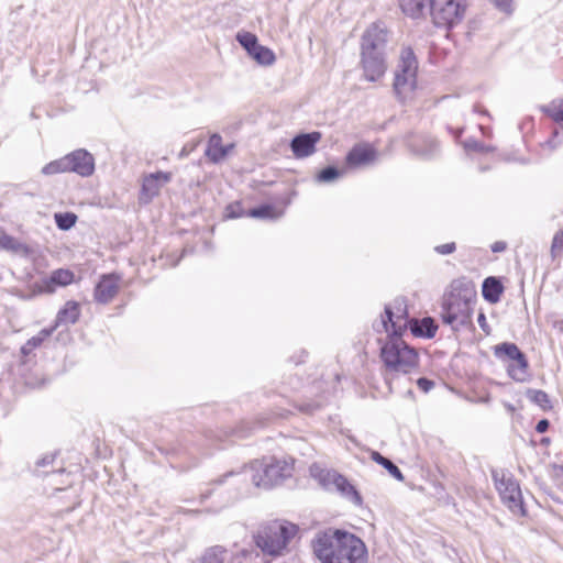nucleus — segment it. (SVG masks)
<instances>
[{
  "instance_id": "obj_1",
  "label": "nucleus",
  "mask_w": 563,
  "mask_h": 563,
  "mask_svg": "<svg viewBox=\"0 0 563 563\" xmlns=\"http://www.w3.org/2000/svg\"><path fill=\"white\" fill-rule=\"evenodd\" d=\"M314 555L322 563H366L367 549L361 538L342 529H327L311 542Z\"/></svg>"
},
{
  "instance_id": "obj_2",
  "label": "nucleus",
  "mask_w": 563,
  "mask_h": 563,
  "mask_svg": "<svg viewBox=\"0 0 563 563\" xmlns=\"http://www.w3.org/2000/svg\"><path fill=\"white\" fill-rule=\"evenodd\" d=\"M476 290L473 285L463 280H454L443 297L441 320L453 330L472 323Z\"/></svg>"
},
{
  "instance_id": "obj_3",
  "label": "nucleus",
  "mask_w": 563,
  "mask_h": 563,
  "mask_svg": "<svg viewBox=\"0 0 563 563\" xmlns=\"http://www.w3.org/2000/svg\"><path fill=\"white\" fill-rule=\"evenodd\" d=\"M379 357L385 377L410 374L420 363L419 352L402 338L395 335L387 336L382 344Z\"/></svg>"
},
{
  "instance_id": "obj_4",
  "label": "nucleus",
  "mask_w": 563,
  "mask_h": 563,
  "mask_svg": "<svg viewBox=\"0 0 563 563\" xmlns=\"http://www.w3.org/2000/svg\"><path fill=\"white\" fill-rule=\"evenodd\" d=\"M296 459L290 455L263 456L251 463V479L255 486L272 488L294 475Z\"/></svg>"
},
{
  "instance_id": "obj_5",
  "label": "nucleus",
  "mask_w": 563,
  "mask_h": 563,
  "mask_svg": "<svg viewBox=\"0 0 563 563\" xmlns=\"http://www.w3.org/2000/svg\"><path fill=\"white\" fill-rule=\"evenodd\" d=\"M299 527L290 521L275 519L263 525L254 537L255 544L271 556L283 555Z\"/></svg>"
},
{
  "instance_id": "obj_6",
  "label": "nucleus",
  "mask_w": 563,
  "mask_h": 563,
  "mask_svg": "<svg viewBox=\"0 0 563 563\" xmlns=\"http://www.w3.org/2000/svg\"><path fill=\"white\" fill-rule=\"evenodd\" d=\"M494 356L505 365L507 375L518 383L530 378L529 361L526 354L512 342H503L493 347Z\"/></svg>"
},
{
  "instance_id": "obj_7",
  "label": "nucleus",
  "mask_w": 563,
  "mask_h": 563,
  "mask_svg": "<svg viewBox=\"0 0 563 563\" xmlns=\"http://www.w3.org/2000/svg\"><path fill=\"white\" fill-rule=\"evenodd\" d=\"M418 60L411 47H404L394 78V90L402 99L417 88Z\"/></svg>"
},
{
  "instance_id": "obj_8",
  "label": "nucleus",
  "mask_w": 563,
  "mask_h": 563,
  "mask_svg": "<svg viewBox=\"0 0 563 563\" xmlns=\"http://www.w3.org/2000/svg\"><path fill=\"white\" fill-rule=\"evenodd\" d=\"M492 478L501 501L514 514L520 517L526 516V508L519 484L511 474L504 470H493Z\"/></svg>"
},
{
  "instance_id": "obj_9",
  "label": "nucleus",
  "mask_w": 563,
  "mask_h": 563,
  "mask_svg": "<svg viewBox=\"0 0 563 563\" xmlns=\"http://www.w3.org/2000/svg\"><path fill=\"white\" fill-rule=\"evenodd\" d=\"M429 9L435 26L451 29L464 19L466 3L463 0H430Z\"/></svg>"
},
{
  "instance_id": "obj_10",
  "label": "nucleus",
  "mask_w": 563,
  "mask_h": 563,
  "mask_svg": "<svg viewBox=\"0 0 563 563\" xmlns=\"http://www.w3.org/2000/svg\"><path fill=\"white\" fill-rule=\"evenodd\" d=\"M236 40L258 64L267 66L275 62L276 57L274 52L261 45L255 34L242 32L236 35Z\"/></svg>"
},
{
  "instance_id": "obj_11",
  "label": "nucleus",
  "mask_w": 563,
  "mask_h": 563,
  "mask_svg": "<svg viewBox=\"0 0 563 563\" xmlns=\"http://www.w3.org/2000/svg\"><path fill=\"white\" fill-rule=\"evenodd\" d=\"M360 65L363 76L368 81H377L387 70V60L384 53H362Z\"/></svg>"
},
{
  "instance_id": "obj_12",
  "label": "nucleus",
  "mask_w": 563,
  "mask_h": 563,
  "mask_svg": "<svg viewBox=\"0 0 563 563\" xmlns=\"http://www.w3.org/2000/svg\"><path fill=\"white\" fill-rule=\"evenodd\" d=\"M388 41V31L377 23L369 25L361 38L362 53H384Z\"/></svg>"
},
{
  "instance_id": "obj_13",
  "label": "nucleus",
  "mask_w": 563,
  "mask_h": 563,
  "mask_svg": "<svg viewBox=\"0 0 563 563\" xmlns=\"http://www.w3.org/2000/svg\"><path fill=\"white\" fill-rule=\"evenodd\" d=\"M378 153L371 143L362 142L355 144L345 156V164L349 168H358L373 164Z\"/></svg>"
},
{
  "instance_id": "obj_14",
  "label": "nucleus",
  "mask_w": 563,
  "mask_h": 563,
  "mask_svg": "<svg viewBox=\"0 0 563 563\" xmlns=\"http://www.w3.org/2000/svg\"><path fill=\"white\" fill-rule=\"evenodd\" d=\"M386 319L383 320L384 328L388 336L402 338L407 329H410L411 319L408 318L405 308L397 307L396 311L390 308L385 309Z\"/></svg>"
},
{
  "instance_id": "obj_15",
  "label": "nucleus",
  "mask_w": 563,
  "mask_h": 563,
  "mask_svg": "<svg viewBox=\"0 0 563 563\" xmlns=\"http://www.w3.org/2000/svg\"><path fill=\"white\" fill-rule=\"evenodd\" d=\"M321 137L322 135L318 131L296 135L290 143L294 156L300 159L314 154Z\"/></svg>"
},
{
  "instance_id": "obj_16",
  "label": "nucleus",
  "mask_w": 563,
  "mask_h": 563,
  "mask_svg": "<svg viewBox=\"0 0 563 563\" xmlns=\"http://www.w3.org/2000/svg\"><path fill=\"white\" fill-rule=\"evenodd\" d=\"M121 277L118 274L103 275L95 289V298L98 302L107 303L119 292Z\"/></svg>"
},
{
  "instance_id": "obj_17",
  "label": "nucleus",
  "mask_w": 563,
  "mask_h": 563,
  "mask_svg": "<svg viewBox=\"0 0 563 563\" xmlns=\"http://www.w3.org/2000/svg\"><path fill=\"white\" fill-rule=\"evenodd\" d=\"M172 174L165 172H156L144 177L142 191L146 198H153L157 196L161 188L170 181Z\"/></svg>"
},
{
  "instance_id": "obj_18",
  "label": "nucleus",
  "mask_w": 563,
  "mask_h": 563,
  "mask_svg": "<svg viewBox=\"0 0 563 563\" xmlns=\"http://www.w3.org/2000/svg\"><path fill=\"white\" fill-rule=\"evenodd\" d=\"M73 172L81 176L92 175L95 172L93 156L85 150L73 152Z\"/></svg>"
},
{
  "instance_id": "obj_19",
  "label": "nucleus",
  "mask_w": 563,
  "mask_h": 563,
  "mask_svg": "<svg viewBox=\"0 0 563 563\" xmlns=\"http://www.w3.org/2000/svg\"><path fill=\"white\" fill-rule=\"evenodd\" d=\"M70 284V272L67 269H56L48 278L41 282L40 290L44 292H54L58 287Z\"/></svg>"
},
{
  "instance_id": "obj_20",
  "label": "nucleus",
  "mask_w": 563,
  "mask_h": 563,
  "mask_svg": "<svg viewBox=\"0 0 563 563\" xmlns=\"http://www.w3.org/2000/svg\"><path fill=\"white\" fill-rule=\"evenodd\" d=\"M410 331L416 338H433L438 331V325L430 317L421 320L411 319Z\"/></svg>"
},
{
  "instance_id": "obj_21",
  "label": "nucleus",
  "mask_w": 563,
  "mask_h": 563,
  "mask_svg": "<svg viewBox=\"0 0 563 563\" xmlns=\"http://www.w3.org/2000/svg\"><path fill=\"white\" fill-rule=\"evenodd\" d=\"M504 292V285L496 277H487L483 282L482 295L490 303H497Z\"/></svg>"
},
{
  "instance_id": "obj_22",
  "label": "nucleus",
  "mask_w": 563,
  "mask_h": 563,
  "mask_svg": "<svg viewBox=\"0 0 563 563\" xmlns=\"http://www.w3.org/2000/svg\"><path fill=\"white\" fill-rule=\"evenodd\" d=\"M227 154L228 148L223 146L222 137L218 134L211 135L206 150V155L210 158V161L218 163L223 159Z\"/></svg>"
},
{
  "instance_id": "obj_23",
  "label": "nucleus",
  "mask_w": 563,
  "mask_h": 563,
  "mask_svg": "<svg viewBox=\"0 0 563 563\" xmlns=\"http://www.w3.org/2000/svg\"><path fill=\"white\" fill-rule=\"evenodd\" d=\"M427 2L430 3V0H399V5L406 15L421 18Z\"/></svg>"
},
{
  "instance_id": "obj_24",
  "label": "nucleus",
  "mask_w": 563,
  "mask_h": 563,
  "mask_svg": "<svg viewBox=\"0 0 563 563\" xmlns=\"http://www.w3.org/2000/svg\"><path fill=\"white\" fill-rule=\"evenodd\" d=\"M542 113L556 123L563 122V99H553L545 106L541 107Z\"/></svg>"
},
{
  "instance_id": "obj_25",
  "label": "nucleus",
  "mask_w": 563,
  "mask_h": 563,
  "mask_svg": "<svg viewBox=\"0 0 563 563\" xmlns=\"http://www.w3.org/2000/svg\"><path fill=\"white\" fill-rule=\"evenodd\" d=\"M70 168V158L66 155L63 158L53 161L45 165L42 169V173L47 176H53L59 173H65Z\"/></svg>"
},
{
  "instance_id": "obj_26",
  "label": "nucleus",
  "mask_w": 563,
  "mask_h": 563,
  "mask_svg": "<svg viewBox=\"0 0 563 563\" xmlns=\"http://www.w3.org/2000/svg\"><path fill=\"white\" fill-rule=\"evenodd\" d=\"M371 457H372V460L374 462H376L377 464H379L383 467H385L389 472V474L391 476H394L396 479H398V481H402L404 479L402 473L400 472L398 466H396L390 460H388L387 457L383 456L378 452H373Z\"/></svg>"
},
{
  "instance_id": "obj_27",
  "label": "nucleus",
  "mask_w": 563,
  "mask_h": 563,
  "mask_svg": "<svg viewBox=\"0 0 563 563\" xmlns=\"http://www.w3.org/2000/svg\"><path fill=\"white\" fill-rule=\"evenodd\" d=\"M329 477L331 478L336 489L340 490L341 493L345 495L356 494L354 486L349 482V479L345 476L338 473H332L329 475Z\"/></svg>"
},
{
  "instance_id": "obj_28",
  "label": "nucleus",
  "mask_w": 563,
  "mask_h": 563,
  "mask_svg": "<svg viewBox=\"0 0 563 563\" xmlns=\"http://www.w3.org/2000/svg\"><path fill=\"white\" fill-rule=\"evenodd\" d=\"M225 550L221 547L208 549L201 556L199 563H223Z\"/></svg>"
},
{
  "instance_id": "obj_29",
  "label": "nucleus",
  "mask_w": 563,
  "mask_h": 563,
  "mask_svg": "<svg viewBox=\"0 0 563 563\" xmlns=\"http://www.w3.org/2000/svg\"><path fill=\"white\" fill-rule=\"evenodd\" d=\"M20 247L21 243L15 238L0 230V250L18 251Z\"/></svg>"
},
{
  "instance_id": "obj_30",
  "label": "nucleus",
  "mask_w": 563,
  "mask_h": 563,
  "mask_svg": "<svg viewBox=\"0 0 563 563\" xmlns=\"http://www.w3.org/2000/svg\"><path fill=\"white\" fill-rule=\"evenodd\" d=\"M550 253L553 260L559 258L563 254V229L558 231L552 240Z\"/></svg>"
},
{
  "instance_id": "obj_31",
  "label": "nucleus",
  "mask_w": 563,
  "mask_h": 563,
  "mask_svg": "<svg viewBox=\"0 0 563 563\" xmlns=\"http://www.w3.org/2000/svg\"><path fill=\"white\" fill-rule=\"evenodd\" d=\"M529 397H530V399L532 401L538 404L543 409H547V408L551 407V405H550L551 402H550L549 396L543 390H530L529 391Z\"/></svg>"
},
{
  "instance_id": "obj_32",
  "label": "nucleus",
  "mask_w": 563,
  "mask_h": 563,
  "mask_svg": "<svg viewBox=\"0 0 563 563\" xmlns=\"http://www.w3.org/2000/svg\"><path fill=\"white\" fill-rule=\"evenodd\" d=\"M339 176H340V173L336 168L327 167L319 173L318 179L320 181H330V180L338 178Z\"/></svg>"
},
{
  "instance_id": "obj_33",
  "label": "nucleus",
  "mask_w": 563,
  "mask_h": 563,
  "mask_svg": "<svg viewBox=\"0 0 563 563\" xmlns=\"http://www.w3.org/2000/svg\"><path fill=\"white\" fill-rule=\"evenodd\" d=\"M423 143L427 146L426 150L419 148L418 144L416 142L412 143V146L415 147V152L419 155H427L428 153L433 152L438 146L435 140H433V139H426V140H423Z\"/></svg>"
},
{
  "instance_id": "obj_34",
  "label": "nucleus",
  "mask_w": 563,
  "mask_h": 563,
  "mask_svg": "<svg viewBox=\"0 0 563 563\" xmlns=\"http://www.w3.org/2000/svg\"><path fill=\"white\" fill-rule=\"evenodd\" d=\"M456 250V244L455 242H449V243H444V244H441V245H437L434 247V251L440 254V255H449V254H452L454 253Z\"/></svg>"
},
{
  "instance_id": "obj_35",
  "label": "nucleus",
  "mask_w": 563,
  "mask_h": 563,
  "mask_svg": "<svg viewBox=\"0 0 563 563\" xmlns=\"http://www.w3.org/2000/svg\"><path fill=\"white\" fill-rule=\"evenodd\" d=\"M55 220L57 225L63 230L70 229V213L66 212L64 214L57 213L55 214Z\"/></svg>"
},
{
  "instance_id": "obj_36",
  "label": "nucleus",
  "mask_w": 563,
  "mask_h": 563,
  "mask_svg": "<svg viewBox=\"0 0 563 563\" xmlns=\"http://www.w3.org/2000/svg\"><path fill=\"white\" fill-rule=\"evenodd\" d=\"M417 385L420 390L428 393L434 387V382L426 377H421L417 380Z\"/></svg>"
},
{
  "instance_id": "obj_37",
  "label": "nucleus",
  "mask_w": 563,
  "mask_h": 563,
  "mask_svg": "<svg viewBox=\"0 0 563 563\" xmlns=\"http://www.w3.org/2000/svg\"><path fill=\"white\" fill-rule=\"evenodd\" d=\"M272 212V207L263 206L256 209H252L249 214L252 217H267Z\"/></svg>"
},
{
  "instance_id": "obj_38",
  "label": "nucleus",
  "mask_w": 563,
  "mask_h": 563,
  "mask_svg": "<svg viewBox=\"0 0 563 563\" xmlns=\"http://www.w3.org/2000/svg\"><path fill=\"white\" fill-rule=\"evenodd\" d=\"M42 339L38 338V336H34L32 339H30L26 344L23 346V351L26 352V351H32L33 349L41 345L42 343Z\"/></svg>"
},
{
  "instance_id": "obj_39",
  "label": "nucleus",
  "mask_w": 563,
  "mask_h": 563,
  "mask_svg": "<svg viewBox=\"0 0 563 563\" xmlns=\"http://www.w3.org/2000/svg\"><path fill=\"white\" fill-rule=\"evenodd\" d=\"M296 408L300 412L312 413L314 410L320 408V405H318V404H309V405H305V406H297Z\"/></svg>"
},
{
  "instance_id": "obj_40",
  "label": "nucleus",
  "mask_w": 563,
  "mask_h": 563,
  "mask_svg": "<svg viewBox=\"0 0 563 563\" xmlns=\"http://www.w3.org/2000/svg\"><path fill=\"white\" fill-rule=\"evenodd\" d=\"M490 249L494 253L504 252L507 249V243L504 241H496L492 244Z\"/></svg>"
},
{
  "instance_id": "obj_41",
  "label": "nucleus",
  "mask_w": 563,
  "mask_h": 563,
  "mask_svg": "<svg viewBox=\"0 0 563 563\" xmlns=\"http://www.w3.org/2000/svg\"><path fill=\"white\" fill-rule=\"evenodd\" d=\"M548 428H549V421L547 419H542L537 423L536 431L538 433H543L548 430Z\"/></svg>"
},
{
  "instance_id": "obj_42",
  "label": "nucleus",
  "mask_w": 563,
  "mask_h": 563,
  "mask_svg": "<svg viewBox=\"0 0 563 563\" xmlns=\"http://www.w3.org/2000/svg\"><path fill=\"white\" fill-rule=\"evenodd\" d=\"M477 321H478V324L481 325V328H482L484 331L488 332V331L486 330V328L488 327V324H487V319H486V316H485V313H484V312H479V314H478V317H477Z\"/></svg>"
},
{
  "instance_id": "obj_43",
  "label": "nucleus",
  "mask_w": 563,
  "mask_h": 563,
  "mask_svg": "<svg viewBox=\"0 0 563 563\" xmlns=\"http://www.w3.org/2000/svg\"><path fill=\"white\" fill-rule=\"evenodd\" d=\"M76 219H77V217L73 213V220H71L73 225L76 223Z\"/></svg>"
},
{
  "instance_id": "obj_44",
  "label": "nucleus",
  "mask_w": 563,
  "mask_h": 563,
  "mask_svg": "<svg viewBox=\"0 0 563 563\" xmlns=\"http://www.w3.org/2000/svg\"><path fill=\"white\" fill-rule=\"evenodd\" d=\"M560 329L563 331V320L560 322Z\"/></svg>"
},
{
  "instance_id": "obj_45",
  "label": "nucleus",
  "mask_w": 563,
  "mask_h": 563,
  "mask_svg": "<svg viewBox=\"0 0 563 563\" xmlns=\"http://www.w3.org/2000/svg\"><path fill=\"white\" fill-rule=\"evenodd\" d=\"M562 473H563V467H562Z\"/></svg>"
}]
</instances>
